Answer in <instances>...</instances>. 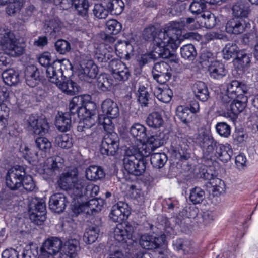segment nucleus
Segmentation results:
<instances>
[{
  "mask_svg": "<svg viewBox=\"0 0 258 258\" xmlns=\"http://www.w3.org/2000/svg\"><path fill=\"white\" fill-rule=\"evenodd\" d=\"M172 154L176 159L181 161L186 160L190 157V154L188 150L180 146L176 147L173 150Z\"/></svg>",
  "mask_w": 258,
  "mask_h": 258,
  "instance_id": "obj_62",
  "label": "nucleus"
},
{
  "mask_svg": "<svg viewBox=\"0 0 258 258\" xmlns=\"http://www.w3.org/2000/svg\"><path fill=\"white\" fill-rule=\"evenodd\" d=\"M106 7L111 15H118L122 12L124 4L122 0H109Z\"/></svg>",
  "mask_w": 258,
  "mask_h": 258,
  "instance_id": "obj_44",
  "label": "nucleus"
},
{
  "mask_svg": "<svg viewBox=\"0 0 258 258\" xmlns=\"http://www.w3.org/2000/svg\"><path fill=\"white\" fill-rule=\"evenodd\" d=\"M197 21L199 23L200 27H205L207 29L213 28L217 24V19L215 15L210 11L205 12Z\"/></svg>",
  "mask_w": 258,
  "mask_h": 258,
  "instance_id": "obj_35",
  "label": "nucleus"
},
{
  "mask_svg": "<svg viewBox=\"0 0 258 258\" xmlns=\"http://www.w3.org/2000/svg\"><path fill=\"white\" fill-rule=\"evenodd\" d=\"M85 184L80 186L81 194L77 197L78 203L83 206L81 208V213L87 215L95 214L101 210L104 205V200L101 198H95L99 191V187L85 179Z\"/></svg>",
  "mask_w": 258,
  "mask_h": 258,
  "instance_id": "obj_6",
  "label": "nucleus"
},
{
  "mask_svg": "<svg viewBox=\"0 0 258 258\" xmlns=\"http://www.w3.org/2000/svg\"><path fill=\"white\" fill-rule=\"evenodd\" d=\"M137 102L142 108L149 107L152 104V95L148 89L143 85H140L136 93Z\"/></svg>",
  "mask_w": 258,
  "mask_h": 258,
  "instance_id": "obj_26",
  "label": "nucleus"
},
{
  "mask_svg": "<svg viewBox=\"0 0 258 258\" xmlns=\"http://www.w3.org/2000/svg\"><path fill=\"white\" fill-rule=\"evenodd\" d=\"M164 29V27L161 29L157 34V36H155V28L154 26L148 27L145 28L143 31V36L145 39H154V52L157 54V57H161L163 58H168V57H164L161 56L160 54L157 52L155 49L157 46V44L156 42V39L158 37L159 33Z\"/></svg>",
  "mask_w": 258,
  "mask_h": 258,
  "instance_id": "obj_49",
  "label": "nucleus"
},
{
  "mask_svg": "<svg viewBox=\"0 0 258 258\" xmlns=\"http://www.w3.org/2000/svg\"><path fill=\"white\" fill-rule=\"evenodd\" d=\"M36 147L39 149L38 152L41 157H46L49 154L51 147V143L45 137H38L35 140Z\"/></svg>",
  "mask_w": 258,
  "mask_h": 258,
  "instance_id": "obj_36",
  "label": "nucleus"
},
{
  "mask_svg": "<svg viewBox=\"0 0 258 258\" xmlns=\"http://www.w3.org/2000/svg\"><path fill=\"white\" fill-rule=\"evenodd\" d=\"M6 184L11 191L1 193V209L7 210L9 206L19 201V192L16 190L23 186L27 191H36L38 188L32 176L27 174L26 168L16 165L8 170Z\"/></svg>",
  "mask_w": 258,
  "mask_h": 258,
  "instance_id": "obj_1",
  "label": "nucleus"
},
{
  "mask_svg": "<svg viewBox=\"0 0 258 258\" xmlns=\"http://www.w3.org/2000/svg\"><path fill=\"white\" fill-rule=\"evenodd\" d=\"M100 147V152L102 155L113 156L115 155L119 147V138L118 135L113 131H105Z\"/></svg>",
  "mask_w": 258,
  "mask_h": 258,
  "instance_id": "obj_12",
  "label": "nucleus"
},
{
  "mask_svg": "<svg viewBox=\"0 0 258 258\" xmlns=\"http://www.w3.org/2000/svg\"><path fill=\"white\" fill-rule=\"evenodd\" d=\"M109 67L111 74L116 82L123 83L128 80L131 72L128 68L121 60H110Z\"/></svg>",
  "mask_w": 258,
  "mask_h": 258,
  "instance_id": "obj_15",
  "label": "nucleus"
},
{
  "mask_svg": "<svg viewBox=\"0 0 258 258\" xmlns=\"http://www.w3.org/2000/svg\"><path fill=\"white\" fill-rule=\"evenodd\" d=\"M23 2L24 0H1V5L8 3L6 8V13L12 16L21 8Z\"/></svg>",
  "mask_w": 258,
  "mask_h": 258,
  "instance_id": "obj_42",
  "label": "nucleus"
},
{
  "mask_svg": "<svg viewBox=\"0 0 258 258\" xmlns=\"http://www.w3.org/2000/svg\"><path fill=\"white\" fill-rule=\"evenodd\" d=\"M114 55L113 48L111 46L102 44L96 50L94 57L98 62H106L110 60H115L113 58Z\"/></svg>",
  "mask_w": 258,
  "mask_h": 258,
  "instance_id": "obj_24",
  "label": "nucleus"
},
{
  "mask_svg": "<svg viewBox=\"0 0 258 258\" xmlns=\"http://www.w3.org/2000/svg\"><path fill=\"white\" fill-rule=\"evenodd\" d=\"M171 67L164 61L156 63L152 70V76L154 80L162 84L169 80L171 77Z\"/></svg>",
  "mask_w": 258,
  "mask_h": 258,
  "instance_id": "obj_16",
  "label": "nucleus"
},
{
  "mask_svg": "<svg viewBox=\"0 0 258 258\" xmlns=\"http://www.w3.org/2000/svg\"><path fill=\"white\" fill-rule=\"evenodd\" d=\"M78 241L76 239H69L61 248V250L64 251L72 252L75 255H77Z\"/></svg>",
  "mask_w": 258,
  "mask_h": 258,
  "instance_id": "obj_61",
  "label": "nucleus"
},
{
  "mask_svg": "<svg viewBox=\"0 0 258 258\" xmlns=\"http://www.w3.org/2000/svg\"><path fill=\"white\" fill-rule=\"evenodd\" d=\"M146 127L139 123L134 124L130 128L131 135L140 142L145 141L147 137Z\"/></svg>",
  "mask_w": 258,
  "mask_h": 258,
  "instance_id": "obj_40",
  "label": "nucleus"
},
{
  "mask_svg": "<svg viewBox=\"0 0 258 258\" xmlns=\"http://www.w3.org/2000/svg\"><path fill=\"white\" fill-rule=\"evenodd\" d=\"M112 85V80L106 74H100L96 81V86L103 92L109 90Z\"/></svg>",
  "mask_w": 258,
  "mask_h": 258,
  "instance_id": "obj_43",
  "label": "nucleus"
},
{
  "mask_svg": "<svg viewBox=\"0 0 258 258\" xmlns=\"http://www.w3.org/2000/svg\"><path fill=\"white\" fill-rule=\"evenodd\" d=\"M64 62L69 63V61L66 60L54 62L47 70V77L50 82L56 84L66 94L73 95L79 91V87L76 82L70 79L62 82L63 77L66 78L63 71L66 65Z\"/></svg>",
  "mask_w": 258,
  "mask_h": 258,
  "instance_id": "obj_7",
  "label": "nucleus"
},
{
  "mask_svg": "<svg viewBox=\"0 0 258 258\" xmlns=\"http://www.w3.org/2000/svg\"><path fill=\"white\" fill-rule=\"evenodd\" d=\"M193 142L201 148L204 158L210 160L211 163L216 159L227 163L233 154V150L229 144L219 143L209 133L205 131L195 134Z\"/></svg>",
  "mask_w": 258,
  "mask_h": 258,
  "instance_id": "obj_4",
  "label": "nucleus"
},
{
  "mask_svg": "<svg viewBox=\"0 0 258 258\" xmlns=\"http://www.w3.org/2000/svg\"><path fill=\"white\" fill-rule=\"evenodd\" d=\"M113 48V51L120 57L124 56L126 59L130 58V54L133 51V48L131 44L127 42L118 41L114 46H111Z\"/></svg>",
  "mask_w": 258,
  "mask_h": 258,
  "instance_id": "obj_33",
  "label": "nucleus"
},
{
  "mask_svg": "<svg viewBox=\"0 0 258 258\" xmlns=\"http://www.w3.org/2000/svg\"><path fill=\"white\" fill-rule=\"evenodd\" d=\"M1 49L5 53L11 56H18L22 55L24 48L19 44L13 33H6L4 39H1Z\"/></svg>",
  "mask_w": 258,
  "mask_h": 258,
  "instance_id": "obj_13",
  "label": "nucleus"
},
{
  "mask_svg": "<svg viewBox=\"0 0 258 258\" xmlns=\"http://www.w3.org/2000/svg\"><path fill=\"white\" fill-rule=\"evenodd\" d=\"M194 22L195 19L192 17L181 18L178 21H171L165 25L156 39V51L163 57H170L181 42L182 30L191 29V25Z\"/></svg>",
  "mask_w": 258,
  "mask_h": 258,
  "instance_id": "obj_2",
  "label": "nucleus"
},
{
  "mask_svg": "<svg viewBox=\"0 0 258 258\" xmlns=\"http://www.w3.org/2000/svg\"><path fill=\"white\" fill-rule=\"evenodd\" d=\"M1 78L5 84L12 86L17 84L19 81V75L13 69H9L4 70L1 74Z\"/></svg>",
  "mask_w": 258,
  "mask_h": 258,
  "instance_id": "obj_39",
  "label": "nucleus"
},
{
  "mask_svg": "<svg viewBox=\"0 0 258 258\" xmlns=\"http://www.w3.org/2000/svg\"><path fill=\"white\" fill-rule=\"evenodd\" d=\"M146 122L149 127L155 129L162 127L164 122L162 114L157 111L150 113Z\"/></svg>",
  "mask_w": 258,
  "mask_h": 258,
  "instance_id": "obj_37",
  "label": "nucleus"
},
{
  "mask_svg": "<svg viewBox=\"0 0 258 258\" xmlns=\"http://www.w3.org/2000/svg\"><path fill=\"white\" fill-rule=\"evenodd\" d=\"M148 160L139 158L133 155L130 150H126L123 158V164L127 172L135 176L142 175L145 171Z\"/></svg>",
  "mask_w": 258,
  "mask_h": 258,
  "instance_id": "obj_10",
  "label": "nucleus"
},
{
  "mask_svg": "<svg viewBox=\"0 0 258 258\" xmlns=\"http://www.w3.org/2000/svg\"><path fill=\"white\" fill-rule=\"evenodd\" d=\"M207 71L210 78L216 80L222 79L228 72L225 64L218 60L211 61V63L208 66Z\"/></svg>",
  "mask_w": 258,
  "mask_h": 258,
  "instance_id": "obj_21",
  "label": "nucleus"
},
{
  "mask_svg": "<svg viewBox=\"0 0 258 258\" xmlns=\"http://www.w3.org/2000/svg\"><path fill=\"white\" fill-rule=\"evenodd\" d=\"M56 51L60 54H65L71 50L70 43L63 39H59L55 43Z\"/></svg>",
  "mask_w": 258,
  "mask_h": 258,
  "instance_id": "obj_60",
  "label": "nucleus"
},
{
  "mask_svg": "<svg viewBox=\"0 0 258 258\" xmlns=\"http://www.w3.org/2000/svg\"><path fill=\"white\" fill-rule=\"evenodd\" d=\"M122 29V25L115 19H110L106 23L105 31L107 33L115 35L118 34Z\"/></svg>",
  "mask_w": 258,
  "mask_h": 258,
  "instance_id": "obj_56",
  "label": "nucleus"
},
{
  "mask_svg": "<svg viewBox=\"0 0 258 258\" xmlns=\"http://www.w3.org/2000/svg\"><path fill=\"white\" fill-rule=\"evenodd\" d=\"M166 241V236L164 234L158 237H154L148 234L141 236L140 244L145 249L151 250L157 249L163 245Z\"/></svg>",
  "mask_w": 258,
  "mask_h": 258,
  "instance_id": "obj_18",
  "label": "nucleus"
},
{
  "mask_svg": "<svg viewBox=\"0 0 258 258\" xmlns=\"http://www.w3.org/2000/svg\"><path fill=\"white\" fill-rule=\"evenodd\" d=\"M72 5L81 16H86L88 12L89 5L87 0H71Z\"/></svg>",
  "mask_w": 258,
  "mask_h": 258,
  "instance_id": "obj_51",
  "label": "nucleus"
},
{
  "mask_svg": "<svg viewBox=\"0 0 258 258\" xmlns=\"http://www.w3.org/2000/svg\"><path fill=\"white\" fill-rule=\"evenodd\" d=\"M232 14L235 18H246L250 11L249 5L245 1L237 2L232 7Z\"/></svg>",
  "mask_w": 258,
  "mask_h": 258,
  "instance_id": "obj_31",
  "label": "nucleus"
},
{
  "mask_svg": "<svg viewBox=\"0 0 258 258\" xmlns=\"http://www.w3.org/2000/svg\"><path fill=\"white\" fill-rule=\"evenodd\" d=\"M200 177L204 180H208L206 186L210 195L218 197L224 191V182L216 177V172L213 166L204 167L200 171Z\"/></svg>",
  "mask_w": 258,
  "mask_h": 258,
  "instance_id": "obj_9",
  "label": "nucleus"
},
{
  "mask_svg": "<svg viewBox=\"0 0 258 258\" xmlns=\"http://www.w3.org/2000/svg\"><path fill=\"white\" fill-rule=\"evenodd\" d=\"M99 232V228L97 226H93L86 229L83 235V241L87 244L94 243L98 238Z\"/></svg>",
  "mask_w": 258,
  "mask_h": 258,
  "instance_id": "obj_46",
  "label": "nucleus"
},
{
  "mask_svg": "<svg viewBox=\"0 0 258 258\" xmlns=\"http://www.w3.org/2000/svg\"><path fill=\"white\" fill-rule=\"evenodd\" d=\"M102 114L98 116V121L105 131H113L114 125L112 119L116 118L119 115L118 105L111 99H106L101 104Z\"/></svg>",
  "mask_w": 258,
  "mask_h": 258,
  "instance_id": "obj_8",
  "label": "nucleus"
},
{
  "mask_svg": "<svg viewBox=\"0 0 258 258\" xmlns=\"http://www.w3.org/2000/svg\"><path fill=\"white\" fill-rule=\"evenodd\" d=\"M180 54L181 57L185 59L192 60L197 55V51L192 44H188L181 47Z\"/></svg>",
  "mask_w": 258,
  "mask_h": 258,
  "instance_id": "obj_53",
  "label": "nucleus"
},
{
  "mask_svg": "<svg viewBox=\"0 0 258 258\" xmlns=\"http://www.w3.org/2000/svg\"><path fill=\"white\" fill-rule=\"evenodd\" d=\"M215 128L217 133L221 137L228 138L230 135L231 126L226 122H218Z\"/></svg>",
  "mask_w": 258,
  "mask_h": 258,
  "instance_id": "obj_59",
  "label": "nucleus"
},
{
  "mask_svg": "<svg viewBox=\"0 0 258 258\" xmlns=\"http://www.w3.org/2000/svg\"><path fill=\"white\" fill-rule=\"evenodd\" d=\"M68 203L66 196L62 193L58 192L50 197L49 206L52 211L60 213L64 211Z\"/></svg>",
  "mask_w": 258,
  "mask_h": 258,
  "instance_id": "obj_22",
  "label": "nucleus"
},
{
  "mask_svg": "<svg viewBox=\"0 0 258 258\" xmlns=\"http://www.w3.org/2000/svg\"><path fill=\"white\" fill-rule=\"evenodd\" d=\"M30 220L37 225H42L46 218V209L45 202L36 199V202L31 203L29 206Z\"/></svg>",
  "mask_w": 258,
  "mask_h": 258,
  "instance_id": "obj_14",
  "label": "nucleus"
},
{
  "mask_svg": "<svg viewBox=\"0 0 258 258\" xmlns=\"http://www.w3.org/2000/svg\"><path fill=\"white\" fill-rule=\"evenodd\" d=\"M146 143L154 150L163 144L164 140L160 135H154L148 137Z\"/></svg>",
  "mask_w": 258,
  "mask_h": 258,
  "instance_id": "obj_63",
  "label": "nucleus"
},
{
  "mask_svg": "<svg viewBox=\"0 0 258 258\" xmlns=\"http://www.w3.org/2000/svg\"><path fill=\"white\" fill-rule=\"evenodd\" d=\"M71 118L70 114L68 113H58L56 116L55 125L57 128L62 132L69 131L71 126Z\"/></svg>",
  "mask_w": 258,
  "mask_h": 258,
  "instance_id": "obj_34",
  "label": "nucleus"
},
{
  "mask_svg": "<svg viewBox=\"0 0 258 258\" xmlns=\"http://www.w3.org/2000/svg\"><path fill=\"white\" fill-rule=\"evenodd\" d=\"M225 29L229 34L237 35L243 33L245 29L243 20L238 18L230 19L226 24Z\"/></svg>",
  "mask_w": 258,
  "mask_h": 258,
  "instance_id": "obj_28",
  "label": "nucleus"
},
{
  "mask_svg": "<svg viewBox=\"0 0 258 258\" xmlns=\"http://www.w3.org/2000/svg\"><path fill=\"white\" fill-rule=\"evenodd\" d=\"M26 83L30 87L33 88L40 81V72L34 65L28 66L25 71Z\"/></svg>",
  "mask_w": 258,
  "mask_h": 258,
  "instance_id": "obj_25",
  "label": "nucleus"
},
{
  "mask_svg": "<svg viewBox=\"0 0 258 258\" xmlns=\"http://www.w3.org/2000/svg\"><path fill=\"white\" fill-rule=\"evenodd\" d=\"M130 214L127 204L119 202L112 206L109 216L112 221L121 223L128 218Z\"/></svg>",
  "mask_w": 258,
  "mask_h": 258,
  "instance_id": "obj_17",
  "label": "nucleus"
},
{
  "mask_svg": "<svg viewBox=\"0 0 258 258\" xmlns=\"http://www.w3.org/2000/svg\"><path fill=\"white\" fill-rule=\"evenodd\" d=\"M27 121L29 130L35 135L43 136L49 131V125L45 119H38L35 116L31 115Z\"/></svg>",
  "mask_w": 258,
  "mask_h": 258,
  "instance_id": "obj_20",
  "label": "nucleus"
},
{
  "mask_svg": "<svg viewBox=\"0 0 258 258\" xmlns=\"http://www.w3.org/2000/svg\"><path fill=\"white\" fill-rule=\"evenodd\" d=\"M134 232V227L130 224H126L124 227L122 224L117 225L114 230V238L115 241L122 246L130 249L135 243L133 234Z\"/></svg>",
  "mask_w": 258,
  "mask_h": 258,
  "instance_id": "obj_11",
  "label": "nucleus"
},
{
  "mask_svg": "<svg viewBox=\"0 0 258 258\" xmlns=\"http://www.w3.org/2000/svg\"><path fill=\"white\" fill-rule=\"evenodd\" d=\"M193 91L196 97L202 102L206 101L209 97L208 87L202 81H197L195 83Z\"/></svg>",
  "mask_w": 258,
  "mask_h": 258,
  "instance_id": "obj_32",
  "label": "nucleus"
},
{
  "mask_svg": "<svg viewBox=\"0 0 258 258\" xmlns=\"http://www.w3.org/2000/svg\"><path fill=\"white\" fill-rule=\"evenodd\" d=\"M154 151L146 143H141L136 149H135L133 155H136L139 158L145 159L151 156L152 152Z\"/></svg>",
  "mask_w": 258,
  "mask_h": 258,
  "instance_id": "obj_50",
  "label": "nucleus"
},
{
  "mask_svg": "<svg viewBox=\"0 0 258 258\" xmlns=\"http://www.w3.org/2000/svg\"><path fill=\"white\" fill-rule=\"evenodd\" d=\"M84 177L78 178V170L73 168L62 173L58 181L59 186L62 189L66 190L72 199L71 209L73 215L77 216L81 211V208L83 206L78 203L77 197L81 194L80 186L85 184Z\"/></svg>",
  "mask_w": 258,
  "mask_h": 258,
  "instance_id": "obj_5",
  "label": "nucleus"
},
{
  "mask_svg": "<svg viewBox=\"0 0 258 258\" xmlns=\"http://www.w3.org/2000/svg\"><path fill=\"white\" fill-rule=\"evenodd\" d=\"M46 32L54 36L58 33L61 29V22L58 18H56L50 20L46 23Z\"/></svg>",
  "mask_w": 258,
  "mask_h": 258,
  "instance_id": "obj_52",
  "label": "nucleus"
},
{
  "mask_svg": "<svg viewBox=\"0 0 258 258\" xmlns=\"http://www.w3.org/2000/svg\"><path fill=\"white\" fill-rule=\"evenodd\" d=\"M86 178L88 181H96L103 178L105 176L104 169L96 165H91L86 168L85 171Z\"/></svg>",
  "mask_w": 258,
  "mask_h": 258,
  "instance_id": "obj_29",
  "label": "nucleus"
},
{
  "mask_svg": "<svg viewBox=\"0 0 258 258\" xmlns=\"http://www.w3.org/2000/svg\"><path fill=\"white\" fill-rule=\"evenodd\" d=\"M38 254V247L35 245H28L23 250L22 258H36Z\"/></svg>",
  "mask_w": 258,
  "mask_h": 258,
  "instance_id": "obj_64",
  "label": "nucleus"
},
{
  "mask_svg": "<svg viewBox=\"0 0 258 258\" xmlns=\"http://www.w3.org/2000/svg\"><path fill=\"white\" fill-rule=\"evenodd\" d=\"M174 248L178 251L182 250L184 254L191 252V243L187 240L178 239L176 241H173Z\"/></svg>",
  "mask_w": 258,
  "mask_h": 258,
  "instance_id": "obj_55",
  "label": "nucleus"
},
{
  "mask_svg": "<svg viewBox=\"0 0 258 258\" xmlns=\"http://www.w3.org/2000/svg\"><path fill=\"white\" fill-rule=\"evenodd\" d=\"M55 141L59 147L64 149L70 148L73 145L72 135L69 134L58 135L55 139Z\"/></svg>",
  "mask_w": 258,
  "mask_h": 258,
  "instance_id": "obj_54",
  "label": "nucleus"
},
{
  "mask_svg": "<svg viewBox=\"0 0 258 258\" xmlns=\"http://www.w3.org/2000/svg\"><path fill=\"white\" fill-rule=\"evenodd\" d=\"M90 106L94 108L95 104L91 101V96L88 94L74 96L69 105L70 113L76 115L80 119L77 131L81 132V136L84 137L92 135V128L95 125V122L92 118V110L90 109Z\"/></svg>",
  "mask_w": 258,
  "mask_h": 258,
  "instance_id": "obj_3",
  "label": "nucleus"
},
{
  "mask_svg": "<svg viewBox=\"0 0 258 258\" xmlns=\"http://www.w3.org/2000/svg\"><path fill=\"white\" fill-rule=\"evenodd\" d=\"M62 245V242L60 238L52 237L44 242L41 250L44 255L46 252L49 255H53L61 250Z\"/></svg>",
  "mask_w": 258,
  "mask_h": 258,
  "instance_id": "obj_23",
  "label": "nucleus"
},
{
  "mask_svg": "<svg viewBox=\"0 0 258 258\" xmlns=\"http://www.w3.org/2000/svg\"><path fill=\"white\" fill-rule=\"evenodd\" d=\"M81 68L80 78H83L87 81H89L88 79L95 78L98 72L97 66L91 60L88 61L86 64L84 66H82Z\"/></svg>",
  "mask_w": 258,
  "mask_h": 258,
  "instance_id": "obj_30",
  "label": "nucleus"
},
{
  "mask_svg": "<svg viewBox=\"0 0 258 258\" xmlns=\"http://www.w3.org/2000/svg\"><path fill=\"white\" fill-rule=\"evenodd\" d=\"M176 114L177 118L186 125L192 121V118L195 116V114H192L190 112L188 107L183 106H179L177 107Z\"/></svg>",
  "mask_w": 258,
  "mask_h": 258,
  "instance_id": "obj_41",
  "label": "nucleus"
},
{
  "mask_svg": "<svg viewBox=\"0 0 258 258\" xmlns=\"http://www.w3.org/2000/svg\"><path fill=\"white\" fill-rule=\"evenodd\" d=\"M157 98L161 102L165 103H169L173 96V92L168 87L159 88L155 92Z\"/></svg>",
  "mask_w": 258,
  "mask_h": 258,
  "instance_id": "obj_45",
  "label": "nucleus"
},
{
  "mask_svg": "<svg viewBox=\"0 0 258 258\" xmlns=\"http://www.w3.org/2000/svg\"><path fill=\"white\" fill-rule=\"evenodd\" d=\"M230 105V109L231 112L235 115L242 112L246 108L248 98L245 95L237 96L234 98Z\"/></svg>",
  "mask_w": 258,
  "mask_h": 258,
  "instance_id": "obj_27",
  "label": "nucleus"
},
{
  "mask_svg": "<svg viewBox=\"0 0 258 258\" xmlns=\"http://www.w3.org/2000/svg\"><path fill=\"white\" fill-rule=\"evenodd\" d=\"M250 62V57L249 54L243 51L239 52L237 55L236 58L234 61V64L238 70H243L247 67Z\"/></svg>",
  "mask_w": 258,
  "mask_h": 258,
  "instance_id": "obj_48",
  "label": "nucleus"
},
{
  "mask_svg": "<svg viewBox=\"0 0 258 258\" xmlns=\"http://www.w3.org/2000/svg\"><path fill=\"white\" fill-rule=\"evenodd\" d=\"M167 161V157L164 153H154L150 156L151 164L155 168H162Z\"/></svg>",
  "mask_w": 258,
  "mask_h": 258,
  "instance_id": "obj_47",
  "label": "nucleus"
},
{
  "mask_svg": "<svg viewBox=\"0 0 258 258\" xmlns=\"http://www.w3.org/2000/svg\"><path fill=\"white\" fill-rule=\"evenodd\" d=\"M226 96L233 99L237 96L245 95L248 91L247 86L237 80H233L225 83Z\"/></svg>",
  "mask_w": 258,
  "mask_h": 258,
  "instance_id": "obj_19",
  "label": "nucleus"
},
{
  "mask_svg": "<svg viewBox=\"0 0 258 258\" xmlns=\"http://www.w3.org/2000/svg\"><path fill=\"white\" fill-rule=\"evenodd\" d=\"M205 198V191L200 187H196L190 190L189 200L194 204H200Z\"/></svg>",
  "mask_w": 258,
  "mask_h": 258,
  "instance_id": "obj_58",
  "label": "nucleus"
},
{
  "mask_svg": "<svg viewBox=\"0 0 258 258\" xmlns=\"http://www.w3.org/2000/svg\"><path fill=\"white\" fill-rule=\"evenodd\" d=\"M239 49L236 44L233 42L227 43L223 50V58L229 60L236 54H238Z\"/></svg>",
  "mask_w": 258,
  "mask_h": 258,
  "instance_id": "obj_57",
  "label": "nucleus"
},
{
  "mask_svg": "<svg viewBox=\"0 0 258 258\" xmlns=\"http://www.w3.org/2000/svg\"><path fill=\"white\" fill-rule=\"evenodd\" d=\"M207 2L204 0H194L189 7V12L198 18L207 10Z\"/></svg>",
  "mask_w": 258,
  "mask_h": 258,
  "instance_id": "obj_38",
  "label": "nucleus"
}]
</instances>
